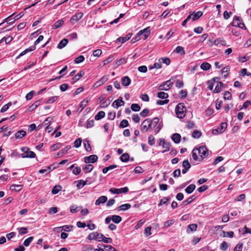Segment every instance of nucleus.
<instances>
[{"label": "nucleus", "mask_w": 251, "mask_h": 251, "mask_svg": "<svg viewBox=\"0 0 251 251\" xmlns=\"http://www.w3.org/2000/svg\"><path fill=\"white\" fill-rule=\"evenodd\" d=\"M159 119L155 117L153 119H145L141 125V130L142 132H146L149 129L154 128L159 123Z\"/></svg>", "instance_id": "f257e3e1"}, {"label": "nucleus", "mask_w": 251, "mask_h": 251, "mask_svg": "<svg viewBox=\"0 0 251 251\" xmlns=\"http://www.w3.org/2000/svg\"><path fill=\"white\" fill-rule=\"evenodd\" d=\"M208 155L207 149L205 147H200L198 149H194L192 153V156L195 161H201Z\"/></svg>", "instance_id": "f03ea898"}, {"label": "nucleus", "mask_w": 251, "mask_h": 251, "mask_svg": "<svg viewBox=\"0 0 251 251\" xmlns=\"http://www.w3.org/2000/svg\"><path fill=\"white\" fill-rule=\"evenodd\" d=\"M175 111L177 117L181 119L185 116L186 108L183 103H179L176 105Z\"/></svg>", "instance_id": "7ed1b4c3"}, {"label": "nucleus", "mask_w": 251, "mask_h": 251, "mask_svg": "<svg viewBox=\"0 0 251 251\" xmlns=\"http://www.w3.org/2000/svg\"><path fill=\"white\" fill-rule=\"evenodd\" d=\"M21 151L24 152V153L21 154L22 158H34L36 156L35 153L33 151H29L27 147L22 148Z\"/></svg>", "instance_id": "20e7f679"}, {"label": "nucleus", "mask_w": 251, "mask_h": 251, "mask_svg": "<svg viewBox=\"0 0 251 251\" xmlns=\"http://www.w3.org/2000/svg\"><path fill=\"white\" fill-rule=\"evenodd\" d=\"M231 25L234 26L238 27L242 29H246V28L244 24L242 22V20L237 16H235L233 18Z\"/></svg>", "instance_id": "39448f33"}, {"label": "nucleus", "mask_w": 251, "mask_h": 251, "mask_svg": "<svg viewBox=\"0 0 251 251\" xmlns=\"http://www.w3.org/2000/svg\"><path fill=\"white\" fill-rule=\"evenodd\" d=\"M173 84V82L172 81L171 79H170L160 85L158 87V89L160 90H168L172 87Z\"/></svg>", "instance_id": "423d86ee"}, {"label": "nucleus", "mask_w": 251, "mask_h": 251, "mask_svg": "<svg viewBox=\"0 0 251 251\" xmlns=\"http://www.w3.org/2000/svg\"><path fill=\"white\" fill-rule=\"evenodd\" d=\"M102 237H103V234L98 233L97 232H94L90 233L88 238L89 240H95L98 241H101Z\"/></svg>", "instance_id": "0eeeda50"}, {"label": "nucleus", "mask_w": 251, "mask_h": 251, "mask_svg": "<svg viewBox=\"0 0 251 251\" xmlns=\"http://www.w3.org/2000/svg\"><path fill=\"white\" fill-rule=\"evenodd\" d=\"M227 127V124L226 123H222L220 124V126L216 129L212 130L213 134H217L218 133H222L226 130Z\"/></svg>", "instance_id": "6e6552de"}, {"label": "nucleus", "mask_w": 251, "mask_h": 251, "mask_svg": "<svg viewBox=\"0 0 251 251\" xmlns=\"http://www.w3.org/2000/svg\"><path fill=\"white\" fill-rule=\"evenodd\" d=\"M128 188L127 187L122 188L120 189H117L115 188H112L109 189V191L113 194H119L121 193H126L128 192Z\"/></svg>", "instance_id": "1a4fd4ad"}, {"label": "nucleus", "mask_w": 251, "mask_h": 251, "mask_svg": "<svg viewBox=\"0 0 251 251\" xmlns=\"http://www.w3.org/2000/svg\"><path fill=\"white\" fill-rule=\"evenodd\" d=\"M151 33V29L150 27H147L145 29L140 30L138 32V34L140 35V36H144L143 39H146L148 36L150 35Z\"/></svg>", "instance_id": "9d476101"}, {"label": "nucleus", "mask_w": 251, "mask_h": 251, "mask_svg": "<svg viewBox=\"0 0 251 251\" xmlns=\"http://www.w3.org/2000/svg\"><path fill=\"white\" fill-rule=\"evenodd\" d=\"M83 13L82 12L78 13L75 15H74L70 20V23L74 24L75 22H78L83 17Z\"/></svg>", "instance_id": "9b49d317"}, {"label": "nucleus", "mask_w": 251, "mask_h": 251, "mask_svg": "<svg viewBox=\"0 0 251 251\" xmlns=\"http://www.w3.org/2000/svg\"><path fill=\"white\" fill-rule=\"evenodd\" d=\"M84 162L86 164L90 163H93L96 162L98 160V156L96 155H91L89 156L85 157Z\"/></svg>", "instance_id": "f8f14e48"}, {"label": "nucleus", "mask_w": 251, "mask_h": 251, "mask_svg": "<svg viewBox=\"0 0 251 251\" xmlns=\"http://www.w3.org/2000/svg\"><path fill=\"white\" fill-rule=\"evenodd\" d=\"M125 102L123 100L122 98H119L118 100H115L112 103V106L116 108H118L120 106L123 105Z\"/></svg>", "instance_id": "ddd939ff"}, {"label": "nucleus", "mask_w": 251, "mask_h": 251, "mask_svg": "<svg viewBox=\"0 0 251 251\" xmlns=\"http://www.w3.org/2000/svg\"><path fill=\"white\" fill-rule=\"evenodd\" d=\"M26 135V131L24 130H20L16 132L15 134V137L17 139H21Z\"/></svg>", "instance_id": "4468645a"}, {"label": "nucleus", "mask_w": 251, "mask_h": 251, "mask_svg": "<svg viewBox=\"0 0 251 251\" xmlns=\"http://www.w3.org/2000/svg\"><path fill=\"white\" fill-rule=\"evenodd\" d=\"M121 82L123 86L126 87L130 84L131 79L128 76H125L122 78Z\"/></svg>", "instance_id": "2eb2a0df"}, {"label": "nucleus", "mask_w": 251, "mask_h": 251, "mask_svg": "<svg viewBox=\"0 0 251 251\" xmlns=\"http://www.w3.org/2000/svg\"><path fill=\"white\" fill-rule=\"evenodd\" d=\"M36 49V47L35 45H33L29 47L28 48L25 49V50L22 51L20 55L17 57V58H20V57L25 55L27 52L31 51H33Z\"/></svg>", "instance_id": "dca6fc26"}, {"label": "nucleus", "mask_w": 251, "mask_h": 251, "mask_svg": "<svg viewBox=\"0 0 251 251\" xmlns=\"http://www.w3.org/2000/svg\"><path fill=\"white\" fill-rule=\"evenodd\" d=\"M213 44L215 45H220L223 46H225L226 45V42L222 38H219L215 40Z\"/></svg>", "instance_id": "f3484780"}, {"label": "nucleus", "mask_w": 251, "mask_h": 251, "mask_svg": "<svg viewBox=\"0 0 251 251\" xmlns=\"http://www.w3.org/2000/svg\"><path fill=\"white\" fill-rule=\"evenodd\" d=\"M160 142H162V147L165 150L162 151V153H164L170 150V144L169 143L166 142L164 139L161 138L160 139Z\"/></svg>", "instance_id": "a211bd4d"}, {"label": "nucleus", "mask_w": 251, "mask_h": 251, "mask_svg": "<svg viewBox=\"0 0 251 251\" xmlns=\"http://www.w3.org/2000/svg\"><path fill=\"white\" fill-rule=\"evenodd\" d=\"M107 200V197L105 196H102L99 198L95 201V204L96 205H100L101 203H105Z\"/></svg>", "instance_id": "6ab92c4d"}, {"label": "nucleus", "mask_w": 251, "mask_h": 251, "mask_svg": "<svg viewBox=\"0 0 251 251\" xmlns=\"http://www.w3.org/2000/svg\"><path fill=\"white\" fill-rule=\"evenodd\" d=\"M64 23V20L62 19L56 21L53 25H52V29H55L62 26Z\"/></svg>", "instance_id": "aec40b11"}, {"label": "nucleus", "mask_w": 251, "mask_h": 251, "mask_svg": "<svg viewBox=\"0 0 251 251\" xmlns=\"http://www.w3.org/2000/svg\"><path fill=\"white\" fill-rule=\"evenodd\" d=\"M108 78L109 77L108 75H104L100 80L97 81L95 83V85L96 86H99L106 82L108 80Z\"/></svg>", "instance_id": "412c9836"}, {"label": "nucleus", "mask_w": 251, "mask_h": 251, "mask_svg": "<svg viewBox=\"0 0 251 251\" xmlns=\"http://www.w3.org/2000/svg\"><path fill=\"white\" fill-rule=\"evenodd\" d=\"M132 36V34L129 33L127 34L125 37H121L117 39V41L124 43L128 40H129Z\"/></svg>", "instance_id": "4be33fe9"}, {"label": "nucleus", "mask_w": 251, "mask_h": 251, "mask_svg": "<svg viewBox=\"0 0 251 251\" xmlns=\"http://www.w3.org/2000/svg\"><path fill=\"white\" fill-rule=\"evenodd\" d=\"M68 43V40L67 39H66V38L63 39L62 40H61L60 41V42L58 44L57 48L60 49L63 48L67 45Z\"/></svg>", "instance_id": "5701e85b"}, {"label": "nucleus", "mask_w": 251, "mask_h": 251, "mask_svg": "<svg viewBox=\"0 0 251 251\" xmlns=\"http://www.w3.org/2000/svg\"><path fill=\"white\" fill-rule=\"evenodd\" d=\"M198 226L197 224H190L188 226V227L187 228V232L190 233V231H195L197 230Z\"/></svg>", "instance_id": "b1692460"}, {"label": "nucleus", "mask_w": 251, "mask_h": 251, "mask_svg": "<svg viewBox=\"0 0 251 251\" xmlns=\"http://www.w3.org/2000/svg\"><path fill=\"white\" fill-rule=\"evenodd\" d=\"M181 136L178 133H175L172 137V139L174 141L175 143H178L180 142Z\"/></svg>", "instance_id": "393cba45"}, {"label": "nucleus", "mask_w": 251, "mask_h": 251, "mask_svg": "<svg viewBox=\"0 0 251 251\" xmlns=\"http://www.w3.org/2000/svg\"><path fill=\"white\" fill-rule=\"evenodd\" d=\"M224 87V84L222 82H219L215 87L214 92L216 93L220 92L222 90V88Z\"/></svg>", "instance_id": "a878e982"}, {"label": "nucleus", "mask_w": 251, "mask_h": 251, "mask_svg": "<svg viewBox=\"0 0 251 251\" xmlns=\"http://www.w3.org/2000/svg\"><path fill=\"white\" fill-rule=\"evenodd\" d=\"M85 74L84 71H80L76 75H75L73 78L74 82L78 80L81 77H82Z\"/></svg>", "instance_id": "bb28decb"}, {"label": "nucleus", "mask_w": 251, "mask_h": 251, "mask_svg": "<svg viewBox=\"0 0 251 251\" xmlns=\"http://www.w3.org/2000/svg\"><path fill=\"white\" fill-rule=\"evenodd\" d=\"M196 186L194 184H190L185 189V191L188 194H191L195 189Z\"/></svg>", "instance_id": "cd10ccee"}, {"label": "nucleus", "mask_w": 251, "mask_h": 251, "mask_svg": "<svg viewBox=\"0 0 251 251\" xmlns=\"http://www.w3.org/2000/svg\"><path fill=\"white\" fill-rule=\"evenodd\" d=\"M87 180H79L77 181V184L76 185V187L77 189H80L82 188L83 186L86 185L87 184Z\"/></svg>", "instance_id": "c85d7f7f"}, {"label": "nucleus", "mask_w": 251, "mask_h": 251, "mask_svg": "<svg viewBox=\"0 0 251 251\" xmlns=\"http://www.w3.org/2000/svg\"><path fill=\"white\" fill-rule=\"evenodd\" d=\"M202 12L200 11L194 13V14H193L192 21H194L198 19L199 18L202 16Z\"/></svg>", "instance_id": "c756f323"}, {"label": "nucleus", "mask_w": 251, "mask_h": 251, "mask_svg": "<svg viewBox=\"0 0 251 251\" xmlns=\"http://www.w3.org/2000/svg\"><path fill=\"white\" fill-rule=\"evenodd\" d=\"M211 65L207 62H204L201 65V68L204 71H207L211 68Z\"/></svg>", "instance_id": "7c9ffc66"}, {"label": "nucleus", "mask_w": 251, "mask_h": 251, "mask_svg": "<svg viewBox=\"0 0 251 251\" xmlns=\"http://www.w3.org/2000/svg\"><path fill=\"white\" fill-rule=\"evenodd\" d=\"M131 207V205L129 203H126L122 204L118 207V210H126L129 209Z\"/></svg>", "instance_id": "2f4dec72"}, {"label": "nucleus", "mask_w": 251, "mask_h": 251, "mask_svg": "<svg viewBox=\"0 0 251 251\" xmlns=\"http://www.w3.org/2000/svg\"><path fill=\"white\" fill-rule=\"evenodd\" d=\"M105 116V112L102 111L99 112L95 116V119L96 120H99L103 118Z\"/></svg>", "instance_id": "473e14b6"}, {"label": "nucleus", "mask_w": 251, "mask_h": 251, "mask_svg": "<svg viewBox=\"0 0 251 251\" xmlns=\"http://www.w3.org/2000/svg\"><path fill=\"white\" fill-rule=\"evenodd\" d=\"M40 100L36 101L32 105H31L28 108L29 111H33L35 110L40 104Z\"/></svg>", "instance_id": "72a5a7b5"}, {"label": "nucleus", "mask_w": 251, "mask_h": 251, "mask_svg": "<svg viewBox=\"0 0 251 251\" xmlns=\"http://www.w3.org/2000/svg\"><path fill=\"white\" fill-rule=\"evenodd\" d=\"M111 217L112 221L116 224H118L122 221V218L120 216L113 215Z\"/></svg>", "instance_id": "f704fd0d"}, {"label": "nucleus", "mask_w": 251, "mask_h": 251, "mask_svg": "<svg viewBox=\"0 0 251 251\" xmlns=\"http://www.w3.org/2000/svg\"><path fill=\"white\" fill-rule=\"evenodd\" d=\"M93 169V166L91 164L86 165L83 168V170L85 173L90 172Z\"/></svg>", "instance_id": "c9c22d12"}, {"label": "nucleus", "mask_w": 251, "mask_h": 251, "mask_svg": "<svg viewBox=\"0 0 251 251\" xmlns=\"http://www.w3.org/2000/svg\"><path fill=\"white\" fill-rule=\"evenodd\" d=\"M159 61H161V64L164 63L167 65H169L170 64V59L168 57H161L159 59Z\"/></svg>", "instance_id": "e433bc0d"}, {"label": "nucleus", "mask_w": 251, "mask_h": 251, "mask_svg": "<svg viewBox=\"0 0 251 251\" xmlns=\"http://www.w3.org/2000/svg\"><path fill=\"white\" fill-rule=\"evenodd\" d=\"M61 186L60 185H55L54 186L51 191V192L53 194H56L61 190Z\"/></svg>", "instance_id": "4c0bfd02"}, {"label": "nucleus", "mask_w": 251, "mask_h": 251, "mask_svg": "<svg viewBox=\"0 0 251 251\" xmlns=\"http://www.w3.org/2000/svg\"><path fill=\"white\" fill-rule=\"evenodd\" d=\"M34 239L33 236H30L25 239L24 242V245L25 247H28L30 245V243L33 241Z\"/></svg>", "instance_id": "58836bf2"}, {"label": "nucleus", "mask_w": 251, "mask_h": 251, "mask_svg": "<svg viewBox=\"0 0 251 251\" xmlns=\"http://www.w3.org/2000/svg\"><path fill=\"white\" fill-rule=\"evenodd\" d=\"M129 154L127 153H125L121 156L120 159L122 162H127L129 160Z\"/></svg>", "instance_id": "ea45409f"}, {"label": "nucleus", "mask_w": 251, "mask_h": 251, "mask_svg": "<svg viewBox=\"0 0 251 251\" xmlns=\"http://www.w3.org/2000/svg\"><path fill=\"white\" fill-rule=\"evenodd\" d=\"M131 109L133 111L137 112L140 110L141 107L138 104L133 103L131 105Z\"/></svg>", "instance_id": "a19ab883"}, {"label": "nucleus", "mask_w": 251, "mask_h": 251, "mask_svg": "<svg viewBox=\"0 0 251 251\" xmlns=\"http://www.w3.org/2000/svg\"><path fill=\"white\" fill-rule=\"evenodd\" d=\"M194 199H195V197L194 196L189 197L188 199H187V200H186L183 201V202H182L183 205L185 206V205L188 204L189 203H190L194 201Z\"/></svg>", "instance_id": "79ce46f5"}, {"label": "nucleus", "mask_w": 251, "mask_h": 251, "mask_svg": "<svg viewBox=\"0 0 251 251\" xmlns=\"http://www.w3.org/2000/svg\"><path fill=\"white\" fill-rule=\"evenodd\" d=\"M127 61V58L123 57L117 60L116 62V64L117 66H119L122 64H125Z\"/></svg>", "instance_id": "37998d69"}, {"label": "nucleus", "mask_w": 251, "mask_h": 251, "mask_svg": "<svg viewBox=\"0 0 251 251\" xmlns=\"http://www.w3.org/2000/svg\"><path fill=\"white\" fill-rule=\"evenodd\" d=\"M162 67V64L161 61H159V60L157 62H155L153 66L150 67V70H151L153 68L160 69Z\"/></svg>", "instance_id": "c03bdc74"}, {"label": "nucleus", "mask_w": 251, "mask_h": 251, "mask_svg": "<svg viewBox=\"0 0 251 251\" xmlns=\"http://www.w3.org/2000/svg\"><path fill=\"white\" fill-rule=\"evenodd\" d=\"M170 200L169 198L164 197L160 201L159 203L158 204L159 206H161L163 204H167V202Z\"/></svg>", "instance_id": "a18cd8bd"}, {"label": "nucleus", "mask_w": 251, "mask_h": 251, "mask_svg": "<svg viewBox=\"0 0 251 251\" xmlns=\"http://www.w3.org/2000/svg\"><path fill=\"white\" fill-rule=\"evenodd\" d=\"M11 105H12V102H9L7 104H5L1 108V110H0V112L1 113H3V112L6 111L8 109L9 106H10Z\"/></svg>", "instance_id": "49530a36"}, {"label": "nucleus", "mask_w": 251, "mask_h": 251, "mask_svg": "<svg viewBox=\"0 0 251 251\" xmlns=\"http://www.w3.org/2000/svg\"><path fill=\"white\" fill-rule=\"evenodd\" d=\"M157 96L160 99H164L168 97V94L164 92H160L158 93Z\"/></svg>", "instance_id": "de8ad7c7"}, {"label": "nucleus", "mask_w": 251, "mask_h": 251, "mask_svg": "<svg viewBox=\"0 0 251 251\" xmlns=\"http://www.w3.org/2000/svg\"><path fill=\"white\" fill-rule=\"evenodd\" d=\"M11 190H15L16 191H20L22 189V185H12L10 187Z\"/></svg>", "instance_id": "09e8293b"}, {"label": "nucleus", "mask_w": 251, "mask_h": 251, "mask_svg": "<svg viewBox=\"0 0 251 251\" xmlns=\"http://www.w3.org/2000/svg\"><path fill=\"white\" fill-rule=\"evenodd\" d=\"M84 147L85 148V150L87 151H90L91 150V147L90 143H89L88 141L84 140Z\"/></svg>", "instance_id": "8fccbe9b"}, {"label": "nucleus", "mask_w": 251, "mask_h": 251, "mask_svg": "<svg viewBox=\"0 0 251 251\" xmlns=\"http://www.w3.org/2000/svg\"><path fill=\"white\" fill-rule=\"evenodd\" d=\"M158 124H157V126L154 127V131L156 134L159 132L163 126V124L161 123H158Z\"/></svg>", "instance_id": "3c124183"}, {"label": "nucleus", "mask_w": 251, "mask_h": 251, "mask_svg": "<svg viewBox=\"0 0 251 251\" xmlns=\"http://www.w3.org/2000/svg\"><path fill=\"white\" fill-rule=\"evenodd\" d=\"M158 124H157V126L154 127V131L156 134L159 132L163 126V124L161 123H158Z\"/></svg>", "instance_id": "603ef678"}, {"label": "nucleus", "mask_w": 251, "mask_h": 251, "mask_svg": "<svg viewBox=\"0 0 251 251\" xmlns=\"http://www.w3.org/2000/svg\"><path fill=\"white\" fill-rule=\"evenodd\" d=\"M175 51L177 53H181L182 54H185L184 48L181 46L177 47L175 50Z\"/></svg>", "instance_id": "864d4df0"}, {"label": "nucleus", "mask_w": 251, "mask_h": 251, "mask_svg": "<svg viewBox=\"0 0 251 251\" xmlns=\"http://www.w3.org/2000/svg\"><path fill=\"white\" fill-rule=\"evenodd\" d=\"M18 230H19V233L20 235H23L27 233V228L26 227H22L18 228Z\"/></svg>", "instance_id": "5fc2aeb1"}, {"label": "nucleus", "mask_w": 251, "mask_h": 251, "mask_svg": "<svg viewBox=\"0 0 251 251\" xmlns=\"http://www.w3.org/2000/svg\"><path fill=\"white\" fill-rule=\"evenodd\" d=\"M148 143H149V144L151 146H152L154 144L155 138L152 135H151L149 136Z\"/></svg>", "instance_id": "6e6d98bb"}, {"label": "nucleus", "mask_w": 251, "mask_h": 251, "mask_svg": "<svg viewBox=\"0 0 251 251\" xmlns=\"http://www.w3.org/2000/svg\"><path fill=\"white\" fill-rule=\"evenodd\" d=\"M62 229L65 231H71L73 229V226L70 225H65L63 226H61Z\"/></svg>", "instance_id": "4d7b16f0"}, {"label": "nucleus", "mask_w": 251, "mask_h": 251, "mask_svg": "<svg viewBox=\"0 0 251 251\" xmlns=\"http://www.w3.org/2000/svg\"><path fill=\"white\" fill-rule=\"evenodd\" d=\"M82 142V139L81 138H78L77 139L75 142H74V146L76 148H78L79 147H80L81 144Z\"/></svg>", "instance_id": "13d9d810"}, {"label": "nucleus", "mask_w": 251, "mask_h": 251, "mask_svg": "<svg viewBox=\"0 0 251 251\" xmlns=\"http://www.w3.org/2000/svg\"><path fill=\"white\" fill-rule=\"evenodd\" d=\"M151 226H148L145 228L144 230V233L146 234V236H149L151 234Z\"/></svg>", "instance_id": "bf43d9fd"}, {"label": "nucleus", "mask_w": 251, "mask_h": 251, "mask_svg": "<svg viewBox=\"0 0 251 251\" xmlns=\"http://www.w3.org/2000/svg\"><path fill=\"white\" fill-rule=\"evenodd\" d=\"M201 133L198 130H195L192 134V136L194 138H199L201 137Z\"/></svg>", "instance_id": "052dcab7"}, {"label": "nucleus", "mask_w": 251, "mask_h": 251, "mask_svg": "<svg viewBox=\"0 0 251 251\" xmlns=\"http://www.w3.org/2000/svg\"><path fill=\"white\" fill-rule=\"evenodd\" d=\"M84 60V57L83 55H79L75 59V62L77 64L82 62Z\"/></svg>", "instance_id": "680f3d73"}, {"label": "nucleus", "mask_w": 251, "mask_h": 251, "mask_svg": "<svg viewBox=\"0 0 251 251\" xmlns=\"http://www.w3.org/2000/svg\"><path fill=\"white\" fill-rule=\"evenodd\" d=\"M122 128H125L128 126V122L126 120H123L120 125Z\"/></svg>", "instance_id": "e2e57ef3"}, {"label": "nucleus", "mask_w": 251, "mask_h": 251, "mask_svg": "<svg viewBox=\"0 0 251 251\" xmlns=\"http://www.w3.org/2000/svg\"><path fill=\"white\" fill-rule=\"evenodd\" d=\"M114 59L113 55L109 56L108 58L103 60L104 65H106L111 62Z\"/></svg>", "instance_id": "0e129e2a"}, {"label": "nucleus", "mask_w": 251, "mask_h": 251, "mask_svg": "<svg viewBox=\"0 0 251 251\" xmlns=\"http://www.w3.org/2000/svg\"><path fill=\"white\" fill-rule=\"evenodd\" d=\"M13 39L12 36H8L7 37H3L1 39L0 42L4 41L5 43H9Z\"/></svg>", "instance_id": "69168bd1"}, {"label": "nucleus", "mask_w": 251, "mask_h": 251, "mask_svg": "<svg viewBox=\"0 0 251 251\" xmlns=\"http://www.w3.org/2000/svg\"><path fill=\"white\" fill-rule=\"evenodd\" d=\"M104 249L107 251H117L116 249L110 245H104Z\"/></svg>", "instance_id": "338daca9"}, {"label": "nucleus", "mask_w": 251, "mask_h": 251, "mask_svg": "<svg viewBox=\"0 0 251 251\" xmlns=\"http://www.w3.org/2000/svg\"><path fill=\"white\" fill-rule=\"evenodd\" d=\"M228 248V244L225 241L223 242L221 245V249L223 251H226Z\"/></svg>", "instance_id": "774afa93"}]
</instances>
